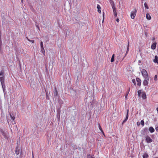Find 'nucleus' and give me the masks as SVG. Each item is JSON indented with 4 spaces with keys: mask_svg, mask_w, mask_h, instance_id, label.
Wrapping results in <instances>:
<instances>
[{
    "mask_svg": "<svg viewBox=\"0 0 158 158\" xmlns=\"http://www.w3.org/2000/svg\"><path fill=\"white\" fill-rule=\"evenodd\" d=\"M37 27L38 29H39V27L37 26Z\"/></svg>",
    "mask_w": 158,
    "mask_h": 158,
    "instance_id": "79ce46f5",
    "label": "nucleus"
},
{
    "mask_svg": "<svg viewBox=\"0 0 158 158\" xmlns=\"http://www.w3.org/2000/svg\"><path fill=\"white\" fill-rule=\"evenodd\" d=\"M0 81H1L2 88L3 89L4 87L5 86L4 77V76H3V77H0Z\"/></svg>",
    "mask_w": 158,
    "mask_h": 158,
    "instance_id": "7ed1b4c3",
    "label": "nucleus"
},
{
    "mask_svg": "<svg viewBox=\"0 0 158 158\" xmlns=\"http://www.w3.org/2000/svg\"><path fill=\"white\" fill-rule=\"evenodd\" d=\"M146 141L147 143H150L152 142V139L148 136H147L146 137Z\"/></svg>",
    "mask_w": 158,
    "mask_h": 158,
    "instance_id": "20e7f679",
    "label": "nucleus"
},
{
    "mask_svg": "<svg viewBox=\"0 0 158 158\" xmlns=\"http://www.w3.org/2000/svg\"><path fill=\"white\" fill-rule=\"evenodd\" d=\"M132 82H133V83L135 85H136L135 80V79H133L132 80Z\"/></svg>",
    "mask_w": 158,
    "mask_h": 158,
    "instance_id": "cd10ccee",
    "label": "nucleus"
},
{
    "mask_svg": "<svg viewBox=\"0 0 158 158\" xmlns=\"http://www.w3.org/2000/svg\"><path fill=\"white\" fill-rule=\"evenodd\" d=\"M21 2H23V0H21Z\"/></svg>",
    "mask_w": 158,
    "mask_h": 158,
    "instance_id": "37998d69",
    "label": "nucleus"
},
{
    "mask_svg": "<svg viewBox=\"0 0 158 158\" xmlns=\"http://www.w3.org/2000/svg\"><path fill=\"white\" fill-rule=\"evenodd\" d=\"M154 158H158V157H154Z\"/></svg>",
    "mask_w": 158,
    "mask_h": 158,
    "instance_id": "a18cd8bd",
    "label": "nucleus"
},
{
    "mask_svg": "<svg viewBox=\"0 0 158 158\" xmlns=\"http://www.w3.org/2000/svg\"><path fill=\"white\" fill-rule=\"evenodd\" d=\"M146 18L148 20H150L151 19V16L148 13L146 14Z\"/></svg>",
    "mask_w": 158,
    "mask_h": 158,
    "instance_id": "ddd939ff",
    "label": "nucleus"
},
{
    "mask_svg": "<svg viewBox=\"0 0 158 158\" xmlns=\"http://www.w3.org/2000/svg\"><path fill=\"white\" fill-rule=\"evenodd\" d=\"M1 42V38L0 37V43Z\"/></svg>",
    "mask_w": 158,
    "mask_h": 158,
    "instance_id": "a19ab883",
    "label": "nucleus"
},
{
    "mask_svg": "<svg viewBox=\"0 0 158 158\" xmlns=\"http://www.w3.org/2000/svg\"><path fill=\"white\" fill-rule=\"evenodd\" d=\"M154 80L155 81H156L157 80V77L156 75H155L154 77Z\"/></svg>",
    "mask_w": 158,
    "mask_h": 158,
    "instance_id": "bb28decb",
    "label": "nucleus"
},
{
    "mask_svg": "<svg viewBox=\"0 0 158 158\" xmlns=\"http://www.w3.org/2000/svg\"><path fill=\"white\" fill-rule=\"evenodd\" d=\"M40 45L41 48L43 47V43L42 41H41L40 42Z\"/></svg>",
    "mask_w": 158,
    "mask_h": 158,
    "instance_id": "7c9ffc66",
    "label": "nucleus"
},
{
    "mask_svg": "<svg viewBox=\"0 0 158 158\" xmlns=\"http://www.w3.org/2000/svg\"><path fill=\"white\" fill-rule=\"evenodd\" d=\"M129 42H128L127 46V53L129 49Z\"/></svg>",
    "mask_w": 158,
    "mask_h": 158,
    "instance_id": "c85d7f7f",
    "label": "nucleus"
},
{
    "mask_svg": "<svg viewBox=\"0 0 158 158\" xmlns=\"http://www.w3.org/2000/svg\"><path fill=\"white\" fill-rule=\"evenodd\" d=\"M15 154H16V155H18L19 154V152L18 151H17L16 150L15 151Z\"/></svg>",
    "mask_w": 158,
    "mask_h": 158,
    "instance_id": "473e14b6",
    "label": "nucleus"
},
{
    "mask_svg": "<svg viewBox=\"0 0 158 158\" xmlns=\"http://www.w3.org/2000/svg\"><path fill=\"white\" fill-rule=\"evenodd\" d=\"M99 128L100 129V130L102 132V134H103V135L105 136V135L104 134V132L102 130V127L100 125V124H99Z\"/></svg>",
    "mask_w": 158,
    "mask_h": 158,
    "instance_id": "f3484780",
    "label": "nucleus"
},
{
    "mask_svg": "<svg viewBox=\"0 0 158 158\" xmlns=\"http://www.w3.org/2000/svg\"><path fill=\"white\" fill-rule=\"evenodd\" d=\"M148 131V128H145L143 129L142 131V132H143L145 133H146Z\"/></svg>",
    "mask_w": 158,
    "mask_h": 158,
    "instance_id": "a211bd4d",
    "label": "nucleus"
},
{
    "mask_svg": "<svg viewBox=\"0 0 158 158\" xmlns=\"http://www.w3.org/2000/svg\"><path fill=\"white\" fill-rule=\"evenodd\" d=\"M4 72L3 71H1L0 72V76L3 75L4 76Z\"/></svg>",
    "mask_w": 158,
    "mask_h": 158,
    "instance_id": "a878e982",
    "label": "nucleus"
},
{
    "mask_svg": "<svg viewBox=\"0 0 158 158\" xmlns=\"http://www.w3.org/2000/svg\"><path fill=\"white\" fill-rule=\"evenodd\" d=\"M156 131L158 130V127H156Z\"/></svg>",
    "mask_w": 158,
    "mask_h": 158,
    "instance_id": "4c0bfd02",
    "label": "nucleus"
},
{
    "mask_svg": "<svg viewBox=\"0 0 158 158\" xmlns=\"http://www.w3.org/2000/svg\"><path fill=\"white\" fill-rule=\"evenodd\" d=\"M155 38H153V40H155Z\"/></svg>",
    "mask_w": 158,
    "mask_h": 158,
    "instance_id": "c03bdc74",
    "label": "nucleus"
},
{
    "mask_svg": "<svg viewBox=\"0 0 158 158\" xmlns=\"http://www.w3.org/2000/svg\"><path fill=\"white\" fill-rule=\"evenodd\" d=\"M149 131L151 133L153 132L154 131H155L154 129L152 127H150L149 128Z\"/></svg>",
    "mask_w": 158,
    "mask_h": 158,
    "instance_id": "f8f14e48",
    "label": "nucleus"
},
{
    "mask_svg": "<svg viewBox=\"0 0 158 158\" xmlns=\"http://www.w3.org/2000/svg\"><path fill=\"white\" fill-rule=\"evenodd\" d=\"M129 115L128 114H126V117L125 119L123 121V123H125L127 120L128 118Z\"/></svg>",
    "mask_w": 158,
    "mask_h": 158,
    "instance_id": "2eb2a0df",
    "label": "nucleus"
},
{
    "mask_svg": "<svg viewBox=\"0 0 158 158\" xmlns=\"http://www.w3.org/2000/svg\"><path fill=\"white\" fill-rule=\"evenodd\" d=\"M97 8L98 9V12L99 13H100L101 12V8L100 6L99 5H98L97 6Z\"/></svg>",
    "mask_w": 158,
    "mask_h": 158,
    "instance_id": "9b49d317",
    "label": "nucleus"
},
{
    "mask_svg": "<svg viewBox=\"0 0 158 158\" xmlns=\"http://www.w3.org/2000/svg\"><path fill=\"white\" fill-rule=\"evenodd\" d=\"M148 80H147V79H144V80L143 82V84L144 86H146L148 85Z\"/></svg>",
    "mask_w": 158,
    "mask_h": 158,
    "instance_id": "6e6552de",
    "label": "nucleus"
},
{
    "mask_svg": "<svg viewBox=\"0 0 158 158\" xmlns=\"http://www.w3.org/2000/svg\"><path fill=\"white\" fill-rule=\"evenodd\" d=\"M144 6L146 8L148 9V5H147V3L146 2H145L144 4Z\"/></svg>",
    "mask_w": 158,
    "mask_h": 158,
    "instance_id": "5701e85b",
    "label": "nucleus"
},
{
    "mask_svg": "<svg viewBox=\"0 0 158 158\" xmlns=\"http://www.w3.org/2000/svg\"><path fill=\"white\" fill-rule=\"evenodd\" d=\"M137 10L136 9H135L134 10L131 12V17L132 19H134L136 15Z\"/></svg>",
    "mask_w": 158,
    "mask_h": 158,
    "instance_id": "f03ea898",
    "label": "nucleus"
},
{
    "mask_svg": "<svg viewBox=\"0 0 158 158\" xmlns=\"http://www.w3.org/2000/svg\"><path fill=\"white\" fill-rule=\"evenodd\" d=\"M55 92L54 93V94L55 96H56L58 94V93L57 92V90L56 88L55 89Z\"/></svg>",
    "mask_w": 158,
    "mask_h": 158,
    "instance_id": "aec40b11",
    "label": "nucleus"
},
{
    "mask_svg": "<svg viewBox=\"0 0 158 158\" xmlns=\"http://www.w3.org/2000/svg\"><path fill=\"white\" fill-rule=\"evenodd\" d=\"M137 124L138 125H139V122H137Z\"/></svg>",
    "mask_w": 158,
    "mask_h": 158,
    "instance_id": "ea45409f",
    "label": "nucleus"
},
{
    "mask_svg": "<svg viewBox=\"0 0 158 158\" xmlns=\"http://www.w3.org/2000/svg\"><path fill=\"white\" fill-rule=\"evenodd\" d=\"M140 124L142 125V126H144V123L143 120H142L141 121Z\"/></svg>",
    "mask_w": 158,
    "mask_h": 158,
    "instance_id": "4be33fe9",
    "label": "nucleus"
},
{
    "mask_svg": "<svg viewBox=\"0 0 158 158\" xmlns=\"http://www.w3.org/2000/svg\"><path fill=\"white\" fill-rule=\"evenodd\" d=\"M153 61L154 63H157L158 64V56H155V59Z\"/></svg>",
    "mask_w": 158,
    "mask_h": 158,
    "instance_id": "9d476101",
    "label": "nucleus"
},
{
    "mask_svg": "<svg viewBox=\"0 0 158 158\" xmlns=\"http://www.w3.org/2000/svg\"><path fill=\"white\" fill-rule=\"evenodd\" d=\"M142 98L143 99H146L147 98L146 93L144 92H142L141 94Z\"/></svg>",
    "mask_w": 158,
    "mask_h": 158,
    "instance_id": "423d86ee",
    "label": "nucleus"
},
{
    "mask_svg": "<svg viewBox=\"0 0 158 158\" xmlns=\"http://www.w3.org/2000/svg\"><path fill=\"white\" fill-rule=\"evenodd\" d=\"M136 81L137 82V85L140 86L141 85V80L138 77L136 78Z\"/></svg>",
    "mask_w": 158,
    "mask_h": 158,
    "instance_id": "39448f33",
    "label": "nucleus"
},
{
    "mask_svg": "<svg viewBox=\"0 0 158 158\" xmlns=\"http://www.w3.org/2000/svg\"><path fill=\"white\" fill-rule=\"evenodd\" d=\"M112 8L114 16L116 17L117 16L116 9L114 6H112Z\"/></svg>",
    "mask_w": 158,
    "mask_h": 158,
    "instance_id": "0eeeda50",
    "label": "nucleus"
},
{
    "mask_svg": "<svg viewBox=\"0 0 158 158\" xmlns=\"http://www.w3.org/2000/svg\"><path fill=\"white\" fill-rule=\"evenodd\" d=\"M87 158H95L92 156H91L90 154H88L87 155Z\"/></svg>",
    "mask_w": 158,
    "mask_h": 158,
    "instance_id": "412c9836",
    "label": "nucleus"
},
{
    "mask_svg": "<svg viewBox=\"0 0 158 158\" xmlns=\"http://www.w3.org/2000/svg\"><path fill=\"white\" fill-rule=\"evenodd\" d=\"M143 158H148L149 156L147 153H144L143 155Z\"/></svg>",
    "mask_w": 158,
    "mask_h": 158,
    "instance_id": "4468645a",
    "label": "nucleus"
},
{
    "mask_svg": "<svg viewBox=\"0 0 158 158\" xmlns=\"http://www.w3.org/2000/svg\"><path fill=\"white\" fill-rule=\"evenodd\" d=\"M1 35H2L1 32L0 31V37H1Z\"/></svg>",
    "mask_w": 158,
    "mask_h": 158,
    "instance_id": "58836bf2",
    "label": "nucleus"
},
{
    "mask_svg": "<svg viewBox=\"0 0 158 158\" xmlns=\"http://www.w3.org/2000/svg\"><path fill=\"white\" fill-rule=\"evenodd\" d=\"M10 116L12 120H14L15 119V117L14 116H12L11 115H10Z\"/></svg>",
    "mask_w": 158,
    "mask_h": 158,
    "instance_id": "c756f323",
    "label": "nucleus"
},
{
    "mask_svg": "<svg viewBox=\"0 0 158 158\" xmlns=\"http://www.w3.org/2000/svg\"><path fill=\"white\" fill-rule=\"evenodd\" d=\"M41 52H42L44 55L45 51L44 47L43 48H41Z\"/></svg>",
    "mask_w": 158,
    "mask_h": 158,
    "instance_id": "6ab92c4d",
    "label": "nucleus"
},
{
    "mask_svg": "<svg viewBox=\"0 0 158 158\" xmlns=\"http://www.w3.org/2000/svg\"><path fill=\"white\" fill-rule=\"evenodd\" d=\"M27 39L29 41V42H32V43H34V40H30L29 39H28L27 37Z\"/></svg>",
    "mask_w": 158,
    "mask_h": 158,
    "instance_id": "393cba45",
    "label": "nucleus"
},
{
    "mask_svg": "<svg viewBox=\"0 0 158 158\" xmlns=\"http://www.w3.org/2000/svg\"><path fill=\"white\" fill-rule=\"evenodd\" d=\"M116 21H117L118 23V22H119V19L117 18V19H116Z\"/></svg>",
    "mask_w": 158,
    "mask_h": 158,
    "instance_id": "f704fd0d",
    "label": "nucleus"
},
{
    "mask_svg": "<svg viewBox=\"0 0 158 158\" xmlns=\"http://www.w3.org/2000/svg\"><path fill=\"white\" fill-rule=\"evenodd\" d=\"M141 73L144 78L147 80H149L148 75L147 71L144 69H143L141 71Z\"/></svg>",
    "mask_w": 158,
    "mask_h": 158,
    "instance_id": "f257e3e1",
    "label": "nucleus"
},
{
    "mask_svg": "<svg viewBox=\"0 0 158 158\" xmlns=\"http://www.w3.org/2000/svg\"><path fill=\"white\" fill-rule=\"evenodd\" d=\"M130 88H129V89H128V92H128V93H129V91H130Z\"/></svg>",
    "mask_w": 158,
    "mask_h": 158,
    "instance_id": "e433bc0d",
    "label": "nucleus"
},
{
    "mask_svg": "<svg viewBox=\"0 0 158 158\" xmlns=\"http://www.w3.org/2000/svg\"><path fill=\"white\" fill-rule=\"evenodd\" d=\"M129 111V110H127V114H128Z\"/></svg>",
    "mask_w": 158,
    "mask_h": 158,
    "instance_id": "c9c22d12",
    "label": "nucleus"
},
{
    "mask_svg": "<svg viewBox=\"0 0 158 158\" xmlns=\"http://www.w3.org/2000/svg\"><path fill=\"white\" fill-rule=\"evenodd\" d=\"M114 54H113L112 56V57H111V60H110V61L111 62H113L114 61Z\"/></svg>",
    "mask_w": 158,
    "mask_h": 158,
    "instance_id": "dca6fc26",
    "label": "nucleus"
},
{
    "mask_svg": "<svg viewBox=\"0 0 158 158\" xmlns=\"http://www.w3.org/2000/svg\"><path fill=\"white\" fill-rule=\"evenodd\" d=\"M156 45V42L154 43L151 46V48L152 49H155Z\"/></svg>",
    "mask_w": 158,
    "mask_h": 158,
    "instance_id": "1a4fd4ad",
    "label": "nucleus"
},
{
    "mask_svg": "<svg viewBox=\"0 0 158 158\" xmlns=\"http://www.w3.org/2000/svg\"><path fill=\"white\" fill-rule=\"evenodd\" d=\"M128 94H129L128 92H127V94H126V95H125V98H127V96H128Z\"/></svg>",
    "mask_w": 158,
    "mask_h": 158,
    "instance_id": "2f4dec72",
    "label": "nucleus"
},
{
    "mask_svg": "<svg viewBox=\"0 0 158 158\" xmlns=\"http://www.w3.org/2000/svg\"><path fill=\"white\" fill-rule=\"evenodd\" d=\"M103 21L104 20V12H103Z\"/></svg>",
    "mask_w": 158,
    "mask_h": 158,
    "instance_id": "72a5a7b5",
    "label": "nucleus"
},
{
    "mask_svg": "<svg viewBox=\"0 0 158 158\" xmlns=\"http://www.w3.org/2000/svg\"><path fill=\"white\" fill-rule=\"evenodd\" d=\"M142 92L141 90H139L138 91V93L139 96H140V94H142Z\"/></svg>",
    "mask_w": 158,
    "mask_h": 158,
    "instance_id": "b1692460",
    "label": "nucleus"
}]
</instances>
